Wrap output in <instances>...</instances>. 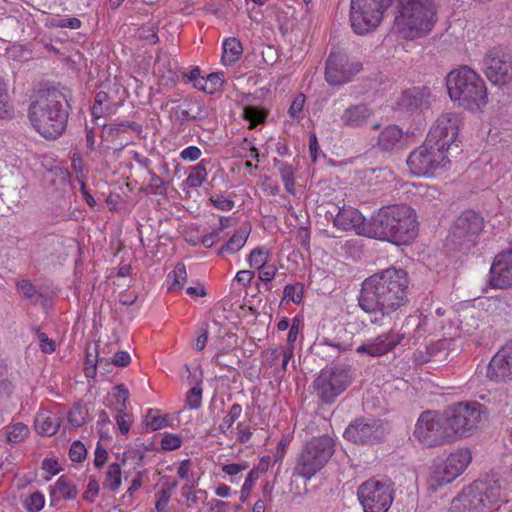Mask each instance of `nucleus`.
Masks as SVG:
<instances>
[{
	"instance_id": "obj_57",
	"label": "nucleus",
	"mask_w": 512,
	"mask_h": 512,
	"mask_svg": "<svg viewBox=\"0 0 512 512\" xmlns=\"http://www.w3.org/2000/svg\"><path fill=\"white\" fill-rule=\"evenodd\" d=\"M205 78L207 81L206 93L209 94H213L218 91L224 83V76L222 73H211Z\"/></svg>"
},
{
	"instance_id": "obj_49",
	"label": "nucleus",
	"mask_w": 512,
	"mask_h": 512,
	"mask_svg": "<svg viewBox=\"0 0 512 512\" xmlns=\"http://www.w3.org/2000/svg\"><path fill=\"white\" fill-rule=\"evenodd\" d=\"M45 504L44 494L36 491L31 493L25 500L24 506L30 512H39Z\"/></svg>"
},
{
	"instance_id": "obj_40",
	"label": "nucleus",
	"mask_w": 512,
	"mask_h": 512,
	"mask_svg": "<svg viewBox=\"0 0 512 512\" xmlns=\"http://www.w3.org/2000/svg\"><path fill=\"white\" fill-rule=\"evenodd\" d=\"M267 115L268 111L262 107L246 106L243 109V117L250 123V129L254 128L258 124L264 123L267 118Z\"/></svg>"
},
{
	"instance_id": "obj_2",
	"label": "nucleus",
	"mask_w": 512,
	"mask_h": 512,
	"mask_svg": "<svg viewBox=\"0 0 512 512\" xmlns=\"http://www.w3.org/2000/svg\"><path fill=\"white\" fill-rule=\"evenodd\" d=\"M418 223L407 205L382 207L372 216V238L397 245L410 243L417 235Z\"/></svg>"
},
{
	"instance_id": "obj_46",
	"label": "nucleus",
	"mask_w": 512,
	"mask_h": 512,
	"mask_svg": "<svg viewBox=\"0 0 512 512\" xmlns=\"http://www.w3.org/2000/svg\"><path fill=\"white\" fill-rule=\"evenodd\" d=\"M109 96L106 92L100 91L96 94L94 104L92 106V116L95 119L102 117L107 111Z\"/></svg>"
},
{
	"instance_id": "obj_53",
	"label": "nucleus",
	"mask_w": 512,
	"mask_h": 512,
	"mask_svg": "<svg viewBox=\"0 0 512 512\" xmlns=\"http://www.w3.org/2000/svg\"><path fill=\"white\" fill-rule=\"evenodd\" d=\"M209 202L217 209L221 211H230L234 208L235 203L232 199L228 198L224 194L212 195L209 198Z\"/></svg>"
},
{
	"instance_id": "obj_13",
	"label": "nucleus",
	"mask_w": 512,
	"mask_h": 512,
	"mask_svg": "<svg viewBox=\"0 0 512 512\" xmlns=\"http://www.w3.org/2000/svg\"><path fill=\"white\" fill-rule=\"evenodd\" d=\"M349 371L341 367L326 368L314 381L318 397L325 403H332L350 384Z\"/></svg>"
},
{
	"instance_id": "obj_31",
	"label": "nucleus",
	"mask_w": 512,
	"mask_h": 512,
	"mask_svg": "<svg viewBox=\"0 0 512 512\" xmlns=\"http://www.w3.org/2000/svg\"><path fill=\"white\" fill-rule=\"evenodd\" d=\"M403 138V131L396 125L387 126L379 135L378 144L384 150L396 148Z\"/></svg>"
},
{
	"instance_id": "obj_6",
	"label": "nucleus",
	"mask_w": 512,
	"mask_h": 512,
	"mask_svg": "<svg viewBox=\"0 0 512 512\" xmlns=\"http://www.w3.org/2000/svg\"><path fill=\"white\" fill-rule=\"evenodd\" d=\"M335 452V441L328 435L313 437L307 441L295 461L293 475L311 480L329 462Z\"/></svg>"
},
{
	"instance_id": "obj_28",
	"label": "nucleus",
	"mask_w": 512,
	"mask_h": 512,
	"mask_svg": "<svg viewBox=\"0 0 512 512\" xmlns=\"http://www.w3.org/2000/svg\"><path fill=\"white\" fill-rule=\"evenodd\" d=\"M471 459L472 456L469 449H458L450 453L443 461L456 479L465 471Z\"/></svg>"
},
{
	"instance_id": "obj_35",
	"label": "nucleus",
	"mask_w": 512,
	"mask_h": 512,
	"mask_svg": "<svg viewBox=\"0 0 512 512\" xmlns=\"http://www.w3.org/2000/svg\"><path fill=\"white\" fill-rule=\"evenodd\" d=\"M364 178L370 186H378L394 179L393 172L388 167L368 169L364 172Z\"/></svg>"
},
{
	"instance_id": "obj_20",
	"label": "nucleus",
	"mask_w": 512,
	"mask_h": 512,
	"mask_svg": "<svg viewBox=\"0 0 512 512\" xmlns=\"http://www.w3.org/2000/svg\"><path fill=\"white\" fill-rule=\"evenodd\" d=\"M488 282L492 288L512 287V250L495 256L490 267Z\"/></svg>"
},
{
	"instance_id": "obj_55",
	"label": "nucleus",
	"mask_w": 512,
	"mask_h": 512,
	"mask_svg": "<svg viewBox=\"0 0 512 512\" xmlns=\"http://www.w3.org/2000/svg\"><path fill=\"white\" fill-rule=\"evenodd\" d=\"M262 355L263 363L268 367H272L280 357L283 359V346L268 348L265 351H263ZM282 364L283 362L281 363V365Z\"/></svg>"
},
{
	"instance_id": "obj_62",
	"label": "nucleus",
	"mask_w": 512,
	"mask_h": 512,
	"mask_svg": "<svg viewBox=\"0 0 512 512\" xmlns=\"http://www.w3.org/2000/svg\"><path fill=\"white\" fill-rule=\"evenodd\" d=\"M196 338L192 343V348L196 351H202L207 344L208 341V331L206 328L202 327L197 330Z\"/></svg>"
},
{
	"instance_id": "obj_30",
	"label": "nucleus",
	"mask_w": 512,
	"mask_h": 512,
	"mask_svg": "<svg viewBox=\"0 0 512 512\" xmlns=\"http://www.w3.org/2000/svg\"><path fill=\"white\" fill-rule=\"evenodd\" d=\"M250 235L249 227H240L238 228L234 234L228 239V241L223 244L217 254L222 256L226 254H234L240 251L244 245L246 244L248 237Z\"/></svg>"
},
{
	"instance_id": "obj_42",
	"label": "nucleus",
	"mask_w": 512,
	"mask_h": 512,
	"mask_svg": "<svg viewBox=\"0 0 512 512\" xmlns=\"http://www.w3.org/2000/svg\"><path fill=\"white\" fill-rule=\"evenodd\" d=\"M168 280H172L169 290H180L187 281V271L183 263L175 265L173 271L169 273Z\"/></svg>"
},
{
	"instance_id": "obj_39",
	"label": "nucleus",
	"mask_w": 512,
	"mask_h": 512,
	"mask_svg": "<svg viewBox=\"0 0 512 512\" xmlns=\"http://www.w3.org/2000/svg\"><path fill=\"white\" fill-rule=\"evenodd\" d=\"M241 414V405L233 404L227 411L226 415L222 418V421L218 426L219 432L227 436V434L232 431V426L240 418Z\"/></svg>"
},
{
	"instance_id": "obj_17",
	"label": "nucleus",
	"mask_w": 512,
	"mask_h": 512,
	"mask_svg": "<svg viewBox=\"0 0 512 512\" xmlns=\"http://www.w3.org/2000/svg\"><path fill=\"white\" fill-rule=\"evenodd\" d=\"M483 218L474 211L463 212L455 221L451 229V236L460 245L473 243L475 237L482 231Z\"/></svg>"
},
{
	"instance_id": "obj_7",
	"label": "nucleus",
	"mask_w": 512,
	"mask_h": 512,
	"mask_svg": "<svg viewBox=\"0 0 512 512\" xmlns=\"http://www.w3.org/2000/svg\"><path fill=\"white\" fill-rule=\"evenodd\" d=\"M450 440L471 436L486 416L485 407L479 402H459L444 412Z\"/></svg>"
},
{
	"instance_id": "obj_38",
	"label": "nucleus",
	"mask_w": 512,
	"mask_h": 512,
	"mask_svg": "<svg viewBox=\"0 0 512 512\" xmlns=\"http://www.w3.org/2000/svg\"><path fill=\"white\" fill-rule=\"evenodd\" d=\"M122 483V469L118 463H111L106 470L103 485L105 488L115 492Z\"/></svg>"
},
{
	"instance_id": "obj_11",
	"label": "nucleus",
	"mask_w": 512,
	"mask_h": 512,
	"mask_svg": "<svg viewBox=\"0 0 512 512\" xmlns=\"http://www.w3.org/2000/svg\"><path fill=\"white\" fill-rule=\"evenodd\" d=\"M358 498L365 512H387L393 503V483L389 479H369L360 485Z\"/></svg>"
},
{
	"instance_id": "obj_5",
	"label": "nucleus",
	"mask_w": 512,
	"mask_h": 512,
	"mask_svg": "<svg viewBox=\"0 0 512 512\" xmlns=\"http://www.w3.org/2000/svg\"><path fill=\"white\" fill-rule=\"evenodd\" d=\"M450 99L458 106L476 111L487 104V89L481 77L468 66L452 70L446 78Z\"/></svg>"
},
{
	"instance_id": "obj_18",
	"label": "nucleus",
	"mask_w": 512,
	"mask_h": 512,
	"mask_svg": "<svg viewBox=\"0 0 512 512\" xmlns=\"http://www.w3.org/2000/svg\"><path fill=\"white\" fill-rule=\"evenodd\" d=\"M404 340L405 334H399L395 330H390L375 338L366 340L356 348V352L359 354H367L371 357H380L392 351Z\"/></svg>"
},
{
	"instance_id": "obj_54",
	"label": "nucleus",
	"mask_w": 512,
	"mask_h": 512,
	"mask_svg": "<svg viewBox=\"0 0 512 512\" xmlns=\"http://www.w3.org/2000/svg\"><path fill=\"white\" fill-rule=\"evenodd\" d=\"M305 101L306 97L304 94L300 93L295 96L288 110V114L292 119H301V113L303 111Z\"/></svg>"
},
{
	"instance_id": "obj_24",
	"label": "nucleus",
	"mask_w": 512,
	"mask_h": 512,
	"mask_svg": "<svg viewBox=\"0 0 512 512\" xmlns=\"http://www.w3.org/2000/svg\"><path fill=\"white\" fill-rule=\"evenodd\" d=\"M432 99L428 87H413L403 92L400 105L406 110H417L427 108Z\"/></svg>"
},
{
	"instance_id": "obj_26",
	"label": "nucleus",
	"mask_w": 512,
	"mask_h": 512,
	"mask_svg": "<svg viewBox=\"0 0 512 512\" xmlns=\"http://www.w3.org/2000/svg\"><path fill=\"white\" fill-rule=\"evenodd\" d=\"M61 417L57 412L41 410L35 417V430L43 436L54 435L60 427Z\"/></svg>"
},
{
	"instance_id": "obj_41",
	"label": "nucleus",
	"mask_w": 512,
	"mask_h": 512,
	"mask_svg": "<svg viewBox=\"0 0 512 512\" xmlns=\"http://www.w3.org/2000/svg\"><path fill=\"white\" fill-rule=\"evenodd\" d=\"M271 257V252L264 246L254 248L248 255L247 261L251 268H261L266 265Z\"/></svg>"
},
{
	"instance_id": "obj_15",
	"label": "nucleus",
	"mask_w": 512,
	"mask_h": 512,
	"mask_svg": "<svg viewBox=\"0 0 512 512\" xmlns=\"http://www.w3.org/2000/svg\"><path fill=\"white\" fill-rule=\"evenodd\" d=\"M483 70L493 84H506L512 80V53L493 47L485 54Z\"/></svg>"
},
{
	"instance_id": "obj_63",
	"label": "nucleus",
	"mask_w": 512,
	"mask_h": 512,
	"mask_svg": "<svg viewBox=\"0 0 512 512\" xmlns=\"http://www.w3.org/2000/svg\"><path fill=\"white\" fill-rule=\"evenodd\" d=\"M19 292L26 298L32 299L36 295V289L28 280H21L17 283Z\"/></svg>"
},
{
	"instance_id": "obj_50",
	"label": "nucleus",
	"mask_w": 512,
	"mask_h": 512,
	"mask_svg": "<svg viewBox=\"0 0 512 512\" xmlns=\"http://www.w3.org/2000/svg\"><path fill=\"white\" fill-rule=\"evenodd\" d=\"M209 349L214 353L213 360L220 364V357L228 353L231 350V346L225 344V337H218L211 342Z\"/></svg>"
},
{
	"instance_id": "obj_14",
	"label": "nucleus",
	"mask_w": 512,
	"mask_h": 512,
	"mask_svg": "<svg viewBox=\"0 0 512 512\" xmlns=\"http://www.w3.org/2000/svg\"><path fill=\"white\" fill-rule=\"evenodd\" d=\"M461 119L456 113H443L431 126L427 139L448 153L458 141Z\"/></svg>"
},
{
	"instance_id": "obj_44",
	"label": "nucleus",
	"mask_w": 512,
	"mask_h": 512,
	"mask_svg": "<svg viewBox=\"0 0 512 512\" xmlns=\"http://www.w3.org/2000/svg\"><path fill=\"white\" fill-rule=\"evenodd\" d=\"M29 434V428L23 423H15L6 427V437L8 442L20 443Z\"/></svg>"
},
{
	"instance_id": "obj_33",
	"label": "nucleus",
	"mask_w": 512,
	"mask_h": 512,
	"mask_svg": "<svg viewBox=\"0 0 512 512\" xmlns=\"http://www.w3.org/2000/svg\"><path fill=\"white\" fill-rule=\"evenodd\" d=\"M243 52L241 42L234 38H228L223 42L222 63L226 66L235 63Z\"/></svg>"
},
{
	"instance_id": "obj_25",
	"label": "nucleus",
	"mask_w": 512,
	"mask_h": 512,
	"mask_svg": "<svg viewBox=\"0 0 512 512\" xmlns=\"http://www.w3.org/2000/svg\"><path fill=\"white\" fill-rule=\"evenodd\" d=\"M454 480L455 477L443 459H437L433 462L427 477V484L430 490L436 491L438 488L447 485Z\"/></svg>"
},
{
	"instance_id": "obj_16",
	"label": "nucleus",
	"mask_w": 512,
	"mask_h": 512,
	"mask_svg": "<svg viewBox=\"0 0 512 512\" xmlns=\"http://www.w3.org/2000/svg\"><path fill=\"white\" fill-rule=\"evenodd\" d=\"M360 69L358 61L351 60L342 51H333L327 60L325 78L331 85H341L350 81Z\"/></svg>"
},
{
	"instance_id": "obj_8",
	"label": "nucleus",
	"mask_w": 512,
	"mask_h": 512,
	"mask_svg": "<svg viewBox=\"0 0 512 512\" xmlns=\"http://www.w3.org/2000/svg\"><path fill=\"white\" fill-rule=\"evenodd\" d=\"M449 164L447 152L429 143L428 140L412 151L407 158L409 171L418 177L439 175L447 169Z\"/></svg>"
},
{
	"instance_id": "obj_21",
	"label": "nucleus",
	"mask_w": 512,
	"mask_h": 512,
	"mask_svg": "<svg viewBox=\"0 0 512 512\" xmlns=\"http://www.w3.org/2000/svg\"><path fill=\"white\" fill-rule=\"evenodd\" d=\"M383 435L381 426L375 420H357L350 424L344 437L354 443H370L379 440Z\"/></svg>"
},
{
	"instance_id": "obj_27",
	"label": "nucleus",
	"mask_w": 512,
	"mask_h": 512,
	"mask_svg": "<svg viewBox=\"0 0 512 512\" xmlns=\"http://www.w3.org/2000/svg\"><path fill=\"white\" fill-rule=\"evenodd\" d=\"M372 111L366 105H354L348 107L341 116V121L349 127H359L364 125L371 117Z\"/></svg>"
},
{
	"instance_id": "obj_45",
	"label": "nucleus",
	"mask_w": 512,
	"mask_h": 512,
	"mask_svg": "<svg viewBox=\"0 0 512 512\" xmlns=\"http://www.w3.org/2000/svg\"><path fill=\"white\" fill-rule=\"evenodd\" d=\"M88 410L84 405H74L68 413V421L73 427H80L86 422Z\"/></svg>"
},
{
	"instance_id": "obj_52",
	"label": "nucleus",
	"mask_w": 512,
	"mask_h": 512,
	"mask_svg": "<svg viewBox=\"0 0 512 512\" xmlns=\"http://www.w3.org/2000/svg\"><path fill=\"white\" fill-rule=\"evenodd\" d=\"M202 403V387L200 384L193 386L186 395V404L190 409H198Z\"/></svg>"
},
{
	"instance_id": "obj_22",
	"label": "nucleus",
	"mask_w": 512,
	"mask_h": 512,
	"mask_svg": "<svg viewBox=\"0 0 512 512\" xmlns=\"http://www.w3.org/2000/svg\"><path fill=\"white\" fill-rule=\"evenodd\" d=\"M487 376L494 381L512 379V341L507 342L491 359Z\"/></svg>"
},
{
	"instance_id": "obj_61",
	"label": "nucleus",
	"mask_w": 512,
	"mask_h": 512,
	"mask_svg": "<svg viewBox=\"0 0 512 512\" xmlns=\"http://www.w3.org/2000/svg\"><path fill=\"white\" fill-rule=\"evenodd\" d=\"M40 350L45 354H51L56 349L55 341L50 339L45 333H38Z\"/></svg>"
},
{
	"instance_id": "obj_9",
	"label": "nucleus",
	"mask_w": 512,
	"mask_h": 512,
	"mask_svg": "<svg viewBox=\"0 0 512 512\" xmlns=\"http://www.w3.org/2000/svg\"><path fill=\"white\" fill-rule=\"evenodd\" d=\"M457 501L468 512H492L504 499L498 482L475 481L463 490Z\"/></svg>"
},
{
	"instance_id": "obj_56",
	"label": "nucleus",
	"mask_w": 512,
	"mask_h": 512,
	"mask_svg": "<svg viewBox=\"0 0 512 512\" xmlns=\"http://www.w3.org/2000/svg\"><path fill=\"white\" fill-rule=\"evenodd\" d=\"M284 296L294 303H300L303 297V286L299 283L286 285L284 288Z\"/></svg>"
},
{
	"instance_id": "obj_64",
	"label": "nucleus",
	"mask_w": 512,
	"mask_h": 512,
	"mask_svg": "<svg viewBox=\"0 0 512 512\" xmlns=\"http://www.w3.org/2000/svg\"><path fill=\"white\" fill-rule=\"evenodd\" d=\"M207 506L209 512H229L230 510V504L228 502L218 499H211L207 503Z\"/></svg>"
},
{
	"instance_id": "obj_19",
	"label": "nucleus",
	"mask_w": 512,
	"mask_h": 512,
	"mask_svg": "<svg viewBox=\"0 0 512 512\" xmlns=\"http://www.w3.org/2000/svg\"><path fill=\"white\" fill-rule=\"evenodd\" d=\"M333 223L338 229L353 230L358 235L372 238V219L366 222L362 213L354 207L341 208Z\"/></svg>"
},
{
	"instance_id": "obj_59",
	"label": "nucleus",
	"mask_w": 512,
	"mask_h": 512,
	"mask_svg": "<svg viewBox=\"0 0 512 512\" xmlns=\"http://www.w3.org/2000/svg\"><path fill=\"white\" fill-rule=\"evenodd\" d=\"M115 420L121 434L127 435L130 431L132 422L130 415L125 411H119L115 416Z\"/></svg>"
},
{
	"instance_id": "obj_34",
	"label": "nucleus",
	"mask_w": 512,
	"mask_h": 512,
	"mask_svg": "<svg viewBox=\"0 0 512 512\" xmlns=\"http://www.w3.org/2000/svg\"><path fill=\"white\" fill-rule=\"evenodd\" d=\"M208 161L202 159L198 164L193 166L186 178V184L190 188L200 187L207 179Z\"/></svg>"
},
{
	"instance_id": "obj_47",
	"label": "nucleus",
	"mask_w": 512,
	"mask_h": 512,
	"mask_svg": "<svg viewBox=\"0 0 512 512\" xmlns=\"http://www.w3.org/2000/svg\"><path fill=\"white\" fill-rule=\"evenodd\" d=\"M252 436V432L250 430V427L245 425L242 422H238L236 425V429L230 431L229 434H227V438L230 440H235L239 443H246L250 440Z\"/></svg>"
},
{
	"instance_id": "obj_58",
	"label": "nucleus",
	"mask_w": 512,
	"mask_h": 512,
	"mask_svg": "<svg viewBox=\"0 0 512 512\" xmlns=\"http://www.w3.org/2000/svg\"><path fill=\"white\" fill-rule=\"evenodd\" d=\"M87 450L80 441H74L69 449V457L73 462H81L85 459Z\"/></svg>"
},
{
	"instance_id": "obj_32",
	"label": "nucleus",
	"mask_w": 512,
	"mask_h": 512,
	"mask_svg": "<svg viewBox=\"0 0 512 512\" xmlns=\"http://www.w3.org/2000/svg\"><path fill=\"white\" fill-rule=\"evenodd\" d=\"M128 397L129 393L125 386L117 385L108 392L106 405L108 408L114 409L116 412L125 411Z\"/></svg>"
},
{
	"instance_id": "obj_36",
	"label": "nucleus",
	"mask_w": 512,
	"mask_h": 512,
	"mask_svg": "<svg viewBox=\"0 0 512 512\" xmlns=\"http://www.w3.org/2000/svg\"><path fill=\"white\" fill-rule=\"evenodd\" d=\"M143 422L151 431L163 429L169 425L168 416L157 409H148L144 415Z\"/></svg>"
},
{
	"instance_id": "obj_23",
	"label": "nucleus",
	"mask_w": 512,
	"mask_h": 512,
	"mask_svg": "<svg viewBox=\"0 0 512 512\" xmlns=\"http://www.w3.org/2000/svg\"><path fill=\"white\" fill-rule=\"evenodd\" d=\"M432 322H434L433 317L426 315H410L405 319L402 329L398 333L405 334L407 342L415 344L426 334L434 331Z\"/></svg>"
},
{
	"instance_id": "obj_43",
	"label": "nucleus",
	"mask_w": 512,
	"mask_h": 512,
	"mask_svg": "<svg viewBox=\"0 0 512 512\" xmlns=\"http://www.w3.org/2000/svg\"><path fill=\"white\" fill-rule=\"evenodd\" d=\"M279 173L281 176V180L284 184L285 190L294 195L295 194V173L292 165L288 163H280L279 164Z\"/></svg>"
},
{
	"instance_id": "obj_12",
	"label": "nucleus",
	"mask_w": 512,
	"mask_h": 512,
	"mask_svg": "<svg viewBox=\"0 0 512 512\" xmlns=\"http://www.w3.org/2000/svg\"><path fill=\"white\" fill-rule=\"evenodd\" d=\"M413 434L419 442L428 447L450 441L445 415L435 411H425L419 416Z\"/></svg>"
},
{
	"instance_id": "obj_4",
	"label": "nucleus",
	"mask_w": 512,
	"mask_h": 512,
	"mask_svg": "<svg viewBox=\"0 0 512 512\" xmlns=\"http://www.w3.org/2000/svg\"><path fill=\"white\" fill-rule=\"evenodd\" d=\"M434 0H398L394 27L406 39L421 38L436 23Z\"/></svg>"
},
{
	"instance_id": "obj_48",
	"label": "nucleus",
	"mask_w": 512,
	"mask_h": 512,
	"mask_svg": "<svg viewBox=\"0 0 512 512\" xmlns=\"http://www.w3.org/2000/svg\"><path fill=\"white\" fill-rule=\"evenodd\" d=\"M249 468V464L246 461H241L238 463H230L222 466V472L228 476H230V482L238 483L239 479L237 476L247 470Z\"/></svg>"
},
{
	"instance_id": "obj_60",
	"label": "nucleus",
	"mask_w": 512,
	"mask_h": 512,
	"mask_svg": "<svg viewBox=\"0 0 512 512\" xmlns=\"http://www.w3.org/2000/svg\"><path fill=\"white\" fill-rule=\"evenodd\" d=\"M9 115V103H8V94L7 88L0 77V118L7 117Z\"/></svg>"
},
{
	"instance_id": "obj_1",
	"label": "nucleus",
	"mask_w": 512,
	"mask_h": 512,
	"mask_svg": "<svg viewBox=\"0 0 512 512\" xmlns=\"http://www.w3.org/2000/svg\"><path fill=\"white\" fill-rule=\"evenodd\" d=\"M408 274L389 267L366 278L361 285L359 306L369 314L390 316L408 303Z\"/></svg>"
},
{
	"instance_id": "obj_3",
	"label": "nucleus",
	"mask_w": 512,
	"mask_h": 512,
	"mask_svg": "<svg viewBox=\"0 0 512 512\" xmlns=\"http://www.w3.org/2000/svg\"><path fill=\"white\" fill-rule=\"evenodd\" d=\"M62 94L56 89L39 91L28 108V119L42 137L56 139L66 129L67 111L62 105Z\"/></svg>"
},
{
	"instance_id": "obj_29",
	"label": "nucleus",
	"mask_w": 512,
	"mask_h": 512,
	"mask_svg": "<svg viewBox=\"0 0 512 512\" xmlns=\"http://www.w3.org/2000/svg\"><path fill=\"white\" fill-rule=\"evenodd\" d=\"M302 321L299 317H294L291 321V327L287 335V344L283 346V364L281 372H286L289 361L294 356V343L299 337Z\"/></svg>"
},
{
	"instance_id": "obj_51",
	"label": "nucleus",
	"mask_w": 512,
	"mask_h": 512,
	"mask_svg": "<svg viewBox=\"0 0 512 512\" xmlns=\"http://www.w3.org/2000/svg\"><path fill=\"white\" fill-rule=\"evenodd\" d=\"M182 437L174 433H165L160 441V446L163 450L171 451L181 447Z\"/></svg>"
},
{
	"instance_id": "obj_37",
	"label": "nucleus",
	"mask_w": 512,
	"mask_h": 512,
	"mask_svg": "<svg viewBox=\"0 0 512 512\" xmlns=\"http://www.w3.org/2000/svg\"><path fill=\"white\" fill-rule=\"evenodd\" d=\"M44 24L48 28H69L72 30L79 29L82 25L81 21L76 17L61 15H52L47 17Z\"/></svg>"
},
{
	"instance_id": "obj_10",
	"label": "nucleus",
	"mask_w": 512,
	"mask_h": 512,
	"mask_svg": "<svg viewBox=\"0 0 512 512\" xmlns=\"http://www.w3.org/2000/svg\"><path fill=\"white\" fill-rule=\"evenodd\" d=\"M390 5L391 0H351L350 22L354 32L364 35L375 30Z\"/></svg>"
}]
</instances>
